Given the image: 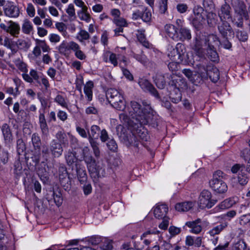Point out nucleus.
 Returning <instances> with one entry per match:
<instances>
[{
    "mask_svg": "<svg viewBox=\"0 0 250 250\" xmlns=\"http://www.w3.org/2000/svg\"><path fill=\"white\" fill-rule=\"evenodd\" d=\"M128 113L130 117L135 120L137 124L141 125L147 124L151 125L153 126L157 125L153 110L150 104L146 102H143V105H141L134 101L130 102Z\"/></svg>",
    "mask_w": 250,
    "mask_h": 250,
    "instance_id": "obj_1",
    "label": "nucleus"
},
{
    "mask_svg": "<svg viewBox=\"0 0 250 250\" xmlns=\"http://www.w3.org/2000/svg\"><path fill=\"white\" fill-rule=\"evenodd\" d=\"M106 96L111 105L119 110H123L125 102L121 93L115 88H109L106 92Z\"/></svg>",
    "mask_w": 250,
    "mask_h": 250,
    "instance_id": "obj_2",
    "label": "nucleus"
},
{
    "mask_svg": "<svg viewBox=\"0 0 250 250\" xmlns=\"http://www.w3.org/2000/svg\"><path fill=\"white\" fill-rule=\"evenodd\" d=\"M83 159L87 165L88 171L92 178L97 179L104 176V169L100 166L96 165L95 160L91 154H83Z\"/></svg>",
    "mask_w": 250,
    "mask_h": 250,
    "instance_id": "obj_3",
    "label": "nucleus"
},
{
    "mask_svg": "<svg viewBox=\"0 0 250 250\" xmlns=\"http://www.w3.org/2000/svg\"><path fill=\"white\" fill-rule=\"evenodd\" d=\"M168 56L173 61L182 62L184 58L186 48L185 45L181 43H178L175 48L170 46L168 48Z\"/></svg>",
    "mask_w": 250,
    "mask_h": 250,
    "instance_id": "obj_4",
    "label": "nucleus"
},
{
    "mask_svg": "<svg viewBox=\"0 0 250 250\" xmlns=\"http://www.w3.org/2000/svg\"><path fill=\"white\" fill-rule=\"evenodd\" d=\"M217 202L216 199H211V193L208 190H203L199 197V205L200 208H212Z\"/></svg>",
    "mask_w": 250,
    "mask_h": 250,
    "instance_id": "obj_5",
    "label": "nucleus"
},
{
    "mask_svg": "<svg viewBox=\"0 0 250 250\" xmlns=\"http://www.w3.org/2000/svg\"><path fill=\"white\" fill-rule=\"evenodd\" d=\"M209 223L206 220H202L198 218L194 221H188L186 223V225L191 229L190 232L195 233H200L204 228L208 226Z\"/></svg>",
    "mask_w": 250,
    "mask_h": 250,
    "instance_id": "obj_6",
    "label": "nucleus"
},
{
    "mask_svg": "<svg viewBox=\"0 0 250 250\" xmlns=\"http://www.w3.org/2000/svg\"><path fill=\"white\" fill-rule=\"evenodd\" d=\"M174 77V76L168 74H166L164 75L159 74L156 75L154 79V82L157 87L161 89H163L165 87L167 83L166 79H167L169 80L171 79L169 82H167L169 85L176 86L173 80Z\"/></svg>",
    "mask_w": 250,
    "mask_h": 250,
    "instance_id": "obj_7",
    "label": "nucleus"
},
{
    "mask_svg": "<svg viewBox=\"0 0 250 250\" xmlns=\"http://www.w3.org/2000/svg\"><path fill=\"white\" fill-rule=\"evenodd\" d=\"M199 71L201 74H206L213 83L217 82L219 79V71L216 67H212L211 69L209 70L204 64H200Z\"/></svg>",
    "mask_w": 250,
    "mask_h": 250,
    "instance_id": "obj_8",
    "label": "nucleus"
},
{
    "mask_svg": "<svg viewBox=\"0 0 250 250\" xmlns=\"http://www.w3.org/2000/svg\"><path fill=\"white\" fill-rule=\"evenodd\" d=\"M210 187L218 193H223L227 191V184L221 179L218 178H212L209 181Z\"/></svg>",
    "mask_w": 250,
    "mask_h": 250,
    "instance_id": "obj_9",
    "label": "nucleus"
},
{
    "mask_svg": "<svg viewBox=\"0 0 250 250\" xmlns=\"http://www.w3.org/2000/svg\"><path fill=\"white\" fill-rule=\"evenodd\" d=\"M229 21H221V23L218 25V29L221 36L225 39H228L234 35V32Z\"/></svg>",
    "mask_w": 250,
    "mask_h": 250,
    "instance_id": "obj_10",
    "label": "nucleus"
},
{
    "mask_svg": "<svg viewBox=\"0 0 250 250\" xmlns=\"http://www.w3.org/2000/svg\"><path fill=\"white\" fill-rule=\"evenodd\" d=\"M25 157L27 164H29L33 167H36L40 161V150H35L34 149V150L26 153Z\"/></svg>",
    "mask_w": 250,
    "mask_h": 250,
    "instance_id": "obj_11",
    "label": "nucleus"
},
{
    "mask_svg": "<svg viewBox=\"0 0 250 250\" xmlns=\"http://www.w3.org/2000/svg\"><path fill=\"white\" fill-rule=\"evenodd\" d=\"M76 44V42L73 41L67 42L63 41L58 46V51L62 55L68 57L71 53V50L73 51L75 49Z\"/></svg>",
    "mask_w": 250,
    "mask_h": 250,
    "instance_id": "obj_12",
    "label": "nucleus"
},
{
    "mask_svg": "<svg viewBox=\"0 0 250 250\" xmlns=\"http://www.w3.org/2000/svg\"><path fill=\"white\" fill-rule=\"evenodd\" d=\"M138 84L144 91L149 92L156 98H160L156 88L148 80L141 79L139 80Z\"/></svg>",
    "mask_w": 250,
    "mask_h": 250,
    "instance_id": "obj_13",
    "label": "nucleus"
},
{
    "mask_svg": "<svg viewBox=\"0 0 250 250\" xmlns=\"http://www.w3.org/2000/svg\"><path fill=\"white\" fill-rule=\"evenodd\" d=\"M64 157L67 165L71 167L72 169H74V166L76 167L77 163L82 162V160H78L77 153L73 150H68L65 154Z\"/></svg>",
    "mask_w": 250,
    "mask_h": 250,
    "instance_id": "obj_14",
    "label": "nucleus"
},
{
    "mask_svg": "<svg viewBox=\"0 0 250 250\" xmlns=\"http://www.w3.org/2000/svg\"><path fill=\"white\" fill-rule=\"evenodd\" d=\"M230 9V7L226 2L221 6L220 10L218 12L220 21H232Z\"/></svg>",
    "mask_w": 250,
    "mask_h": 250,
    "instance_id": "obj_15",
    "label": "nucleus"
},
{
    "mask_svg": "<svg viewBox=\"0 0 250 250\" xmlns=\"http://www.w3.org/2000/svg\"><path fill=\"white\" fill-rule=\"evenodd\" d=\"M62 144L56 140H53L49 145V150L53 157H59L62 155L63 148Z\"/></svg>",
    "mask_w": 250,
    "mask_h": 250,
    "instance_id": "obj_16",
    "label": "nucleus"
},
{
    "mask_svg": "<svg viewBox=\"0 0 250 250\" xmlns=\"http://www.w3.org/2000/svg\"><path fill=\"white\" fill-rule=\"evenodd\" d=\"M168 210V207L166 204H157L153 209L154 215L156 218L159 219L165 218L167 217Z\"/></svg>",
    "mask_w": 250,
    "mask_h": 250,
    "instance_id": "obj_17",
    "label": "nucleus"
},
{
    "mask_svg": "<svg viewBox=\"0 0 250 250\" xmlns=\"http://www.w3.org/2000/svg\"><path fill=\"white\" fill-rule=\"evenodd\" d=\"M5 15L12 18H16L19 16L20 10L19 8L11 1H8L5 7L4 8Z\"/></svg>",
    "mask_w": 250,
    "mask_h": 250,
    "instance_id": "obj_18",
    "label": "nucleus"
},
{
    "mask_svg": "<svg viewBox=\"0 0 250 250\" xmlns=\"http://www.w3.org/2000/svg\"><path fill=\"white\" fill-rule=\"evenodd\" d=\"M77 177L81 184L84 183L87 180V175L85 167L82 162L76 164L75 167Z\"/></svg>",
    "mask_w": 250,
    "mask_h": 250,
    "instance_id": "obj_19",
    "label": "nucleus"
},
{
    "mask_svg": "<svg viewBox=\"0 0 250 250\" xmlns=\"http://www.w3.org/2000/svg\"><path fill=\"white\" fill-rule=\"evenodd\" d=\"M207 39L203 36H197L196 37L194 43V49L199 56H202L203 51L202 47L204 45L207 43Z\"/></svg>",
    "mask_w": 250,
    "mask_h": 250,
    "instance_id": "obj_20",
    "label": "nucleus"
},
{
    "mask_svg": "<svg viewBox=\"0 0 250 250\" xmlns=\"http://www.w3.org/2000/svg\"><path fill=\"white\" fill-rule=\"evenodd\" d=\"M164 29L165 32L169 37L174 41H179L177 29L174 25L170 24H167L165 26Z\"/></svg>",
    "mask_w": 250,
    "mask_h": 250,
    "instance_id": "obj_21",
    "label": "nucleus"
},
{
    "mask_svg": "<svg viewBox=\"0 0 250 250\" xmlns=\"http://www.w3.org/2000/svg\"><path fill=\"white\" fill-rule=\"evenodd\" d=\"M59 179L62 186L66 187V188H69L70 181L66 168L62 167L59 169Z\"/></svg>",
    "mask_w": 250,
    "mask_h": 250,
    "instance_id": "obj_22",
    "label": "nucleus"
},
{
    "mask_svg": "<svg viewBox=\"0 0 250 250\" xmlns=\"http://www.w3.org/2000/svg\"><path fill=\"white\" fill-rule=\"evenodd\" d=\"M39 123L42 134L44 135H47L49 132V129L45 115L43 112H40L39 116Z\"/></svg>",
    "mask_w": 250,
    "mask_h": 250,
    "instance_id": "obj_23",
    "label": "nucleus"
},
{
    "mask_svg": "<svg viewBox=\"0 0 250 250\" xmlns=\"http://www.w3.org/2000/svg\"><path fill=\"white\" fill-rule=\"evenodd\" d=\"M145 30L144 29H140L138 30L137 37L139 42L146 48H150L152 47V45L147 40L145 34Z\"/></svg>",
    "mask_w": 250,
    "mask_h": 250,
    "instance_id": "obj_24",
    "label": "nucleus"
},
{
    "mask_svg": "<svg viewBox=\"0 0 250 250\" xmlns=\"http://www.w3.org/2000/svg\"><path fill=\"white\" fill-rule=\"evenodd\" d=\"M140 126L141 128H139L138 126L137 129L134 132L137 139L140 141L141 143V141H147L149 136L147 131L144 128H141L142 125H140Z\"/></svg>",
    "mask_w": 250,
    "mask_h": 250,
    "instance_id": "obj_25",
    "label": "nucleus"
},
{
    "mask_svg": "<svg viewBox=\"0 0 250 250\" xmlns=\"http://www.w3.org/2000/svg\"><path fill=\"white\" fill-rule=\"evenodd\" d=\"M193 206V203L191 202H185L179 203L176 204L175 209L178 211L185 212L188 211L192 208Z\"/></svg>",
    "mask_w": 250,
    "mask_h": 250,
    "instance_id": "obj_26",
    "label": "nucleus"
},
{
    "mask_svg": "<svg viewBox=\"0 0 250 250\" xmlns=\"http://www.w3.org/2000/svg\"><path fill=\"white\" fill-rule=\"evenodd\" d=\"M208 47L207 50L208 57L212 62H217L218 60V55L216 50H214V46L210 45L209 43H208Z\"/></svg>",
    "mask_w": 250,
    "mask_h": 250,
    "instance_id": "obj_27",
    "label": "nucleus"
},
{
    "mask_svg": "<svg viewBox=\"0 0 250 250\" xmlns=\"http://www.w3.org/2000/svg\"><path fill=\"white\" fill-rule=\"evenodd\" d=\"M125 142L126 146H132L137 148L139 147L140 143V141L137 139L134 132L129 136H127Z\"/></svg>",
    "mask_w": 250,
    "mask_h": 250,
    "instance_id": "obj_28",
    "label": "nucleus"
},
{
    "mask_svg": "<svg viewBox=\"0 0 250 250\" xmlns=\"http://www.w3.org/2000/svg\"><path fill=\"white\" fill-rule=\"evenodd\" d=\"M228 226L227 223H220L214 226L209 231L208 234L211 236L220 234Z\"/></svg>",
    "mask_w": 250,
    "mask_h": 250,
    "instance_id": "obj_29",
    "label": "nucleus"
},
{
    "mask_svg": "<svg viewBox=\"0 0 250 250\" xmlns=\"http://www.w3.org/2000/svg\"><path fill=\"white\" fill-rule=\"evenodd\" d=\"M178 33L179 41L189 40L191 38L190 30L186 27H181Z\"/></svg>",
    "mask_w": 250,
    "mask_h": 250,
    "instance_id": "obj_30",
    "label": "nucleus"
},
{
    "mask_svg": "<svg viewBox=\"0 0 250 250\" xmlns=\"http://www.w3.org/2000/svg\"><path fill=\"white\" fill-rule=\"evenodd\" d=\"M100 128L96 125H93L90 128V131L87 129L88 139H98L99 135Z\"/></svg>",
    "mask_w": 250,
    "mask_h": 250,
    "instance_id": "obj_31",
    "label": "nucleus"
},
{
    "mask_svg": "<svg viewBox=\"0 0 250 250\" xmlns=\"http://www.w3.org/2000/svg\"><path fill=\"white\" fill-rule=\"evenodd\" d=\"M1 129L5 140L10 141L12 140V134L9 125L7 124H3Z\"/></svg>",
    "mask_w": 250,
    "mask_h": 250,
    "instance_id": "obj_32",
    "label": "nucleus"
},
{
    "mask_svg": "<svg viewBox=\"0 0 250 250\" xmlns=\"http://www.w3.org/2000/svg\"><path fill=\"white\" fill-rule=\"evenodd\" d=\"M93 87L94 83L92 81L87 82L84 87V93L89 101L92 99V89Z\"/></svg>",
    "mask_w": 250,
    "mask_h": 250,
    "instance_id": "obj_33",
    "label": "nucleus"
},
{
    "mask_svg": "<svg viewBox=\"0 0 250 250\" xmlns=\"http://www.w3.org/2000/svg\"><path fill=\"white\" fill-rule=\"evenodd\" d=\"M17 49L26 51L31 46V42L29 41H26L23 39H18L16 42Z\"/></svg>",
    "mask_w": 250,
    "mask_h": 250,
    "instance_id": "obj_34",
    "label": "nucleus"
},
{
    "mask_svg": "<svg viewBox=\"0 0 250 250\" xmlns=\"http://www.w3.org/2000/svg\"><path fill=\"white\" fill-rule=\"evenodd\" d=\"M205 22V19L203 15H198L197 16L193 17L192 23L196 29H200Z\"/></svg>",
    "mask_w": 250,
    "mask_h": 250,
    "instance_id": "obj_35",
    "label": "nucleus"
},
{
    "mask_svg": "<svg viewBox=\"0 0 250 250\" xmlns=\"http://www.w3.org/2000/svg\"><path fill=\"white\" fill-rule=\"evenodd\" d=\"M9 28L7 31L8 33H9L11 35L14 37H16L19 34L20 30V27L19 24L13 22H9Z\"/></svg>",
    "mask_w": 250,
    "mask_h": 250,
    "instance_id": "obj_36",
    "label": "nucleus"
},
{
    "mask_svg": "<svg viewBox=\"0 0 250 250\" xmlns=\"http://www.w3.org/2000/svg\"><path fill=\"white\" fill-rule=\"evenodd\" d=\"M31 141L34 149L35 150H41V140L38 133H34L32 134Z\"/></svg>",
    "mask_w": 250,
    "mask_h": 250,
    "instance_id": "obj_37",
    "label": "nucleus"
},
{
    "mask_svg": "<svg viewBox=\"0 0 250 250\" xmlns=\"http://www.w3.org/2000/svg\"><path fill=\"white\" fill-rule=\"evenodd\" d=\"M22 31L25 34H29L33 30V27L29 20L25 19L23 21V24L21 26Z\"/></svg>",
    "mask_w": 250,
    "mask_h": 250,
    "instance_id": "obj_38",
    "label": "nucleus"
},
{
    "mask_svg": "<svg viewBox=\"0 0 250 250\" xmlns=\"http://www.w3.org/2000/svg\"><path fill=\"white\" fill-rule=\"evenodd\" d=\"M207 20L209 26H214L217 24L218 21L216 14L213 12H209L207 14Z\"/></svg>",
    "mask_w": 250,
    "mask_h": 250,
    "instance_id": "obj_39",
    "label": "nucleus"
},
{
    "mask_svg": "<svg viewBox=\"0 0 250 250\" xmlns=\"http://www.w3.org/2000/svg\"><path fill=\"white\" fill-rule=\"evenodd\" d=\"M97 139H88L89 142L92 148L94 154L96 157H99L100 155V151L99 147V143Z\"/></svg>",
    "mask_w": 250,
    "mask_h": 250,
    "instance_id": "obj_40",
    "label": "nucleus"
},
{
    "mask_svg": "<svg viewBox=\"0 0 250 250\" xmlns=\"http://www.w3.org/2000/svg\"><path fill=\"white\" fill-rule=\"evenodd\" d=\"M75 49L73 51L75 53V57L80 60H84L86 58V55L81 50L80 45L76 43Z\"/></svg>",
    "mask_w": 250,
    "mask_h": 250,
    "instance_id": "obj_41",
    "label": "nucleus"
},
{
    "mask_svg": "<svg viewBox=\"0 0 250 250\" xmlns=\"http://www.w3.org/2000/svg\"><path fill=\"white\" fill-rule=\"evenodd\" d=\"M160 250H180L181 247L177 244L171 245V244L165 242L160 247Z\"/></svg>",
    "mask_w": 250,
    "mask_h": 250,
    "instance_id": "obj_42",
    "label": "nucleus"
},
{
    "mask_svg": "<svg viewBox=\"0 0 250 250\" xmlns=\"http://www.w3.org/2000/svg\"><path fill=\"white\" fill-rule=\"evenodd\" d=\"M56 138L57 141L62 145H65L67 144L68 141L67 139L66 135L63 131H58L56 134Z\"/></svg>",
    "mask_w": 250,
    "mask_h": 250,
    "instance_id": "obj_43",
    "label": "nucleus"
},
{
    "mask_svg": "<svg viewBox=\"0 0 250 250\" xmlns=\"http://www.w3.org/2000/svg\"><path fill=\"white\" fill-rule=\"evenodd\" d=\"M105 56L106 57L109 56V60L110 62L113 64L114 66H116L118 64L117 58L115 54L111 53L109 51L106 52ZM104 61L105 62H107V58H104Z\"/></svg>",
    "mask_w": 250,
    "mask_h": 250,
    "instance_id": "obj_44",
    "label": "nucleus"
},
{
    "mask_svg": "<svg viewBox=\"0 0 250 250\" xmlns=\"http://www.w3.org/2000/svg\"><path fill=\"white\" fill-rule=\"evenodd\" d=\"M14 62L17 67L21 72L23 73L27 72L26 64L20 58L16 59Z\"/></svg>",
    "mask_w": 250,
    "mask_h": 250,
    "instance_id": "obj_45",
    "label": "nucleus"
},
{
    "mask_svg": "<svg viewBox=\"0 0 250 250\" xmlns=\"http://www.w3.org/2000/svg\"><path fill=\"white\" fill-rule=\"evenodd\" d=\"M86 241L88 244L95 246L99 244L102 241V238L98 235H94L88 237Z\"/></svg>",
    "mask_w": 250,
    "mask_h": 250,
    "instance_id": "obj_46",
    "label": "nucleus"
},
{
    "mask_svg": "<svg viewBox=\"0 0 250 250\" xmlns=\"http://www.w3.org/2000/svg\"><path fill=\"white\" fill-rule=\"evenodd\" d=\"M9 153L8 150L5 149H2L0 152V161L3 165L6 164L9 159Z\"/></svg>",
    "mask_w": 250,
    "mask_h": 250,
    "instance_id": "obj_47",
    "label": "nucleus"
},
{
    "mask_svg": "<svg viewBox=\"0 0 250 250\" xmlns=\"http://www.w3.org/2000/svg\"><path fill=\"white\" fill-rule=\"evenodd\" d=\"M247 245L242 240H239L235 243L232 248V250H246Z\"/></svg>",
    "mask_w": 250,
    "mask_h": 250,
    "instance_id": "obj_48",
    "label": "nucleus"
},
{
    "mask_svg": "<svg viewBox=\"0 0 250 250\" xmlns=\"http://www.w3.org/2000/svg\"><path fill=\"white\" fill-rule=\"evenodd\" d=\"M26 147L22 139H18L17 141V151L19 155H21L25 150Z\"/></svg>",
    "mask_w": 250,
    "mask_h": 250,
    "instance_id": "obj_49",
    "label": "nucleus"
},
{
    "mask_svg": "<svg viewBox=\"0 0 250 250\" xmlns=\"http://www.w3.org/2000/svg\"><path fill=\"white\" fill-rule=\"evenodd\" d=\"M142 20L146 22H149L151 19V13L147 9L143 7V11L142 13Z\"/></svg>",
    "mask_w": 250,
    "mask_h": 250,
    "instance_id": "obj_50",
    "label": "nucleus"
},
{
    "mask_svg": "<svg viewBox=\"0 0 250 250\" xmlns=\"http://www.w3.org/2000/svg\"><path fill=\"white\" fill-rule=\"evenodd\" d=\"M53 198L54 202L58 207L60 206L62 203V194L60 191L53 192Z\"/></svg>",
    "mask_w": 250,
    "mask_h": 250,
    "instance_id": "obj_51",
    "label": "nucleus"
},
{
    "mask_svg": "<svg viewBox=\"0 0 250 250\" xmlns=\"http://www.w3.org/2000/svg\"><path fill=\"white\" fill-rule=\"evenodd\" d=\"M183 73L190 81L194 84L197 85L194 80V77L196 76H193L192 72L188 69H184L182 71Z\"/></svg>",
    "mask_w": 250,
    "mask_h": 250,
    "instance_id": "obj_52",
    "label": "nucleus"
},
{
    "mask_svg": "<svg viewBox=\"0 0 250 250\" xmlns=\"http://www.w3.org/2000/svg\"><path fill=\"white\" fill-rule=\"evenodd\" d=\"M55 102L61 105L62 107L68 109V105L66 102L64 97L61 95H58L55 98Z\"/></svg>",
    "mask_w": 250,
    "mask_h": 250,
    "instance_id": "obj_53",
    "label": "nucleus"
},
{
    "mask_svg": "<svg viewBox=\"0 0 250 250\" xmlns=\"http://www.w3.org/2000/svg\"><path fill=\"white\" fill-rule=\"evenodd\" d=\"M236 37L240 42H246L248 39V35L247 32L238 30L236 32Z\"/></svg>",
    "mask_w": 250,
    "mask_h": 250,
    "instance_id": "obj_54",
    "label": "nucleus"
},
{
    "mask_svg": "<svg viewBox=\"0 0 250 250\" xmlns=\"http://www.w3.org/2000/svg\"><path fill=\"white\" fill-rule=\"evenodd\" d=\"M78 35L80 36V38L78 37L77 39L81 42H82L83 40H87L89 39L90 37V35L86 31L83 29H81L78 33Z\"/></svg>",
    "mask_w": 250,
    "mask_h": 250,
    "instance_id": "obj_55",
    "label": "nucleus"
},
{
    "mask_svg": "<svg viewBox=\"0 0 250 250\" xmlns=\"http://www.w3.org/2000/svg\"><path fill=\"white\" fill-rule=\"evenodd\" d=\"M36 43L40 46V49H42L43 52H48L50 50L49 46L46 44L44 41L37 39L36 40Z\"/></svg>",
    "mask_w": 250,
    "mask_h": 250,
    "instance_id": "obj_56",
    "label": "nucleus"
},
{
    "mask_svg": "<svg viewBox=\"0 0 250 250\" xmlns=\"http://www.w3.org/2000/svg\"><path fill=\"white\" fill-rule=\"evenodd\" d=\"M106 145L108 149L113 152H115L118 148L117 145L115 141L113 139L109 140L107 143Z\"/></svg>",
    "mask_w": 250,
    "mask_h": 250,
    "instance_id": "obj_57",
    "label": "nucleus"
},
{
    "mask_svg": "<svg viewBox=\"0 0 250 250\" xmlns=\"http://www.w3.org/2000/svg\"><path fill=\"white\" fill-rule=\"evenodd\" d=\"M78 16L81 20L85 21L88 22L90 19V16L87 13V11L84 12L81 10L78 12Z\"/></svg>",
    "mask_w": 250,
    "mask_h": 250,
    "instance_id": "obj_58",
    "label": "nucleus"
},
{
    "mask_svg": "<svg viewBox=\"0 0 250 250\" xmlns=\"http://www.w3.org/2000/svg\"><path fill=\"white\" fill-rule=\"evenodd\" d=\"M133 249L135 250H143L144 249L143 245V238H141L140 240L133 241Z\"/></svg>",
    "mask_w": 250,
    "mask_h": 250,
    "instance_id": "obj_59",
    "label": "nucleus"
},
{
    "mask_svg": "<svg viewBox=\"0 0 250 250\" xmlns=\"http://www.w3.org/2000/svg\"><path fill=\"white\" fill-rule=\"evenodd\" d=\"M234 204V201L230 199H228L224 200L220 204V207L222 208H229L232 206V205Z\"/></svg>",
    "mask_w": 250,
    "mask_h": 250,
    "instance_id": "obj_60",
    "label": "nucleus"
},
{
    "mask_svg": "<svg viewBox=\"0 0 250 250\" xmlns=\"http://www.w3.org/2000/svg\"><path fill=\"white\" fill-rule=\"evenodd\" d=\"M114 22L118 26L124 27L127 24L126 21L125 19L122 18H117L114 19Z\"/></svg>",
    "mask_w": 250,
    "mask_h": 250,
    "instance_id": "obj_61",
    "label": "nucleus"
},
{
    "mask_svg": "<svg viewBox=\"0 0 250 250\" xmlns=\"http://www.w3.org/2000/svg\"><path fill=\"white\" fill-rule=\"evenodd\" d=\"M75 83L77 89L81 92L82 86L83 84V78L82 76L77 77Z\"/></svg>",
    "mask_w": 250,
    "mask_h": 250,
    "instance_id": "obj_62",
    "label": "nucleus"
},
{
    "mask_svg": "<svg viewBox=\"0 0 250 250\" xmlns=\"http://www.w3.org/2000/svg\"><path fill=\"white\" fill-rule=\"evenodd\" d=\"M26 12L30 17H34L35 15V9L32 4L29 3L26 8Z\"/></svg>",
    "mask_w": 250,
    "mask_h": 250,
    "instance_id": "obj_63",
    "label": "nucleus"
},
{
    "mask_svg": "<svg viewBox=\"0 0 250 250\" xmlns=\"http://www.w3.org/2000/svg\"><path fill=\"white\" fill-rule=\"evenodd\" d=\"M66 13L72 18V20L75 18V9L73 4L69 5L67 9H66Z\"/></svg>",
    "mask_w": 250,
    "mask_h": 250,
    "instance_id": "obj_64",
    "label": "nucleus"
}]
</instances>
